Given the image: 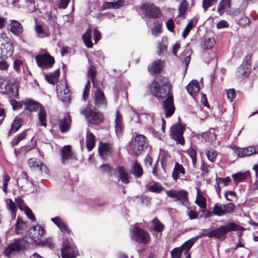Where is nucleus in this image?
Wrapping results in <instances>:
<instances>
[{
  "mask_svg": "<svg viewBox=\"0 0 258 258\" xmlns=\"http://www.w3.org/2000/svg\"><path fill=\"white\" fill-rule=\"evenodd\" d=\"M184 128L180 123L173 124L170 128V137L177 144L183 145L185 141L183 137Z\"/></svg>",
  "mask_w": 258,
  "mask_h": 258,
  "instance_id": "9d476101",
  "label": "nucleus"
},
{
  "mask_svg": "<svg viewBox=\"0 0 258 258\" xmlns=\"http://www.w3.org/2000/svg\"><path fill=\"white\" fill-rule=\"evenodd\" d=\"M243 230H244L243 227L231 222L226 225L220 226L218 228L211 229V238H214L218 239L219 241H223L226 238V235L228 232Z\"/></svg>",
  "mask_w": 258,
  "mask_h": 258,
  "instance_id": "7ed1b4c3",
  "label": "nucleus"
},
{
  "mask_svg": "<svg viewBox=\"0 0 258 258\" xmlns=\"http://www.w3.org/2000/svg\"><path fill=\"white\" fill-rule=\"evenodd\" d=\"M10 26L11 32L15 35H19L23 32V27L21 24L16 20H12Z\"/></svg>",
  "mask_w": 258,
  "mask_h": 258,
  "instance_id": "a878e982",
  "label": "nucleus"
},
{
  "mask_svg": "<svg viewBox=\"0 0 258 258\" xmlns=\"http://www.w3.org/2000/svg\"><path fill=\"white\" fill-rule=\"evenodd\" d=\"M145 118L146 120V123L149 125H151L154 122V114H145Z\"/></svg>",
  "mask_w": 258,
  "mask_h": 258,
  "instance_id": "e2e57ef3",
  "label": "nucleus"
},
{
  "mask_svg": "<svg viewBox=\"0 0 258 258\" xmlns=\"http://www.w3.org/2000/svg\"><path fill=\"white\" fill-rule=\"evenodd\" d=\"M131 173L133 174L136 178H140L143 175V168L137 161H136L132 166Z\"/></svg>",
  "mask_w": 258,
  "mask_h": 258,
  "instance_id": "2f4dec72",
  "label": "nucleus"
},
{
  "mask_svg": "<svg viewBox=\"0 0 258 258\" xmlns=\"http://www.w3.org/2000/svg\"><path fill=\"white\" fill-rule=\"evenodd\" d=\"M250 175V173L249 171H246L244 172H239L237 173L233 174L232 175L234 183H238L241 182L248 178Z\"/></svg>",
  "mask_w": 258,
  "mask_h": 258,
  "instance_id": "cd10ccee",
  "label": "nucleus"
},
{
  "mask_svg": "<svg viewBox=\"0 0 258 258\" xmlns=\"http://www.w3.org/2000/svg\"><path fill=\"white\" fill-rule=\"evenodd\" d=\"M23 103L25 106L24 109L30 112L36 111L40 105L34 100L29 98L23 100Z\"/></svg>",
  "mask_w": 258,
  "mask_h": 258,
  "instance_id": "4be33fe9",
  "label": "nucleus"
},
{
  "mask_svg": "<svg viewBox=\"0 0 258 258\" xmlns=\"http://www.w3.org/2000/svg\"><path fill=\"white\" fill-rule=\"evenodd\" d=\"M26 228V224L22 221V220L18 218L17 220V223L15 226L16 232L17 234L22 233V231L25 230Z\"/></svg>",
  "mask_w": 258,
  "mask_h": 258,
  "instance_id": "e433bc0d",
  "label": "nucleus"
},
{
  "mask_svg": "<svg viewBox=\"0 0 258 258\" xmlns=\"http://www.w3.org/2000/svg\"><path fill=\"white\" fill-rule=\"evenodd\" d=\"M197 196L198 197H200V199L197 198L196 200L195 203L202 209H205L207 206V204L206 202V199L202 196H200L199 190L197 189Z\"/></svg>",
  "mask_w": 258,
  "mask_h": 258,
  "instance_id": "a19ab883",
  "label": "nucleus"
},
{
  "mask_svg": "<svg viewBox=\"0 0 258 258\" xmlns=\"http://www.w3.org/2000/svg\"><path fill=\"white\" fill-rule=\"evenodd\" d=\"M23 62L21 60L16 59L14 61L13 68L17 72H19L20 70V67L22 66Z\"/></svg>",
  "mask_w": 258,
  "mask_h": 258,
  "instance_id": "774afa93",
  "label": "nucleus"
},
{
  "mask_svg": "<svg viewBox=\"0 0 258 258\" xmlns=\"http://www.w3.org/2000/svg\"><path fill=\"white\" fill-rule=\"evenodd\" d=\"M59 99L63 102H67L71 100L70 90L68 85L66 83L65 88L63 90L60 91L59 95H58Z\"/></svg>",
  "mask_w": 258,
  "mask_h": 258,
  "instance_id": "7c9ffc66",
  "label": "nucleus"
},
{
  "mask_svg": "<svg viewBox=\"0 0 258 258\" xmlns=\"http://www.w3.org/2000/svg\"><path fill=\"white\" fill-rule=\"evenodd\" d=\"M25 213H26L27 217L32 221H35L36 219L34 215L33 214L31 210L28 207L24 208Z\"/></svg>",
  "mask_w": 258,
  "mask_h": 258,
  "instance_id": "680f3d73",
  "label": "nucleus"
},
{
  "mask_svg": "<svg viewBox=\"0 0 258 258\" xmlns=\"http://www.w3.org/2000/svg\"><path fill=\"white\" fill-rule=\"evenodd\" d=\"M9 207L10 210L11 211L12 216L15 217L17 208L15 203L11 199L9 200Z\"/></svg>",
  "mask_w": 258,
  "mask_h": 258,
  "instance_id": "69168bd1",
  "label": "nucleus"
},
{
  "mask_svg": "<svg viewBox=\"0 0 258 258\" xmlns=\"http://www.w3.org/2000/svg\"><path fill=\"white\" fill-rule=\"evenodd\" d=\"M61 156V162L66 164L69 159L73 156V153L71 151V146H64L60 150Z\"/></svg>",
  "mask_w": 258,
  "mask_h": 258,
  "instance_id": "5701e85b",
  "label": "nucleus"
},
{
  "mask_svg": "<svg viewBox=\"0 0 258 258\" xmlns=\"http://www.w3.org/2000/svg\"><path fill=\"white\" fill-rule=\"evenodd\" d=\"M96 74V68L93 66H90L87 70V75L88 77L90 78L94 87H95V80Z\"/></svg>",
  "mask_w": 258,
  "mask_h": 258,
  "instance_id": "c9c22d12",
  "label": "nucleus"
},
{
  "mask_svg": "<svg viewBox=\"0 0 258 258\" xmlns=\"http://www.w3.org/2000/svg\"><path fill=\"white\" fill-rule=\"evenodd\" d=\"M94 104L96 107L99 108H106L107 101L104 93L98 88L95 93Z\"/></svg>",
  "mask_w": 258,
  "mask_h": 258,
  "instance_id": "4468645a",
  "label": "nucleus"
},
{
  "mask_svg": "<svg viewBox=\"0 0 258 258\" xmlns=\"http://www.w3.org/2000/svg\"><path fill=\"white\" fill-rule=\"evenodd\" d=\"M59 128L62 133L68 132L70 129L71 119L70 115L66 116L62 119H59Z\"/></svg>",
  "mask_w": 258,
  "mask_h": 258,
  "instance_id": "aec40b11",
  "label": "nucleus"
},
{
  "mask_svg": "<svg viewBox=\"0 0 258 258\" xmlns=\"http://www.w3.org/2000/svg\"><path fill=\"white\" fill-rule=\"evenodd\" d=\"M62 258H75L77 250L72 240L68 239L63 241L61 249Z\"/></svg>",
  "mask_w": 258,
  "mask_h": 258,
  "instance_id": "6e6552de",
  "label": "nucleus"
},
{
  "mask_svg": "<svg viewBox=\"0 0 258 258\" xmlns=\"http://www.w3.org/2000/svg\"><path fill=\"white\" fill-rule=\"evenodd\" d=\"M163 107L165 111V116L169 117L174 112L175 108L173 105V98L172 95H169L166 99L163 101Z\"/></svg>",
  "mask_w": 258,
  "mask_h": 258,
  "instance_id": "ddd939ff",
  "label": "nucleus"
},
{
  "mask_svg": "<svg viewBox=\"0 0 258 258\" xmlns=\"http://www.w3.org/2000/svg\"><path fill=\"white\" fill-rule=\"evenodd\" d=\"M44 234V229L41 225L34 226L30 229L29 236L34 241L38 240Z\"/></svg>",
  "mask_w": 258,
  "mask_h": 258,
  "instance_id": "dca6fc26",
  "label": "nucleus"
},
{
  "mask_svg": "<svg viewBox=\"0 0 258 258\" xmlns=\"http://www.w3.org/2000/svg\"><path fill=\"white\" fill-rule=\"evenodd\" d=\"M213 215L218 216H222L225 215V210H224V209H222L221 207L218 206V204H216L213 207Z\"/></svg>",
  "mask_w": 258,
  "mask_h": 258,
  "instance_id": "c03bdc74",
  "label": "nucleus"
},
{
  "mask_svg": "<svg viewBox=\"0 0 258 258\" xmlns=\"http://www.w3.org/2000/svg\"><path fill=\"white\" fill-rule=\"evenodd\" d=\"M148 143L147 138L142 135L139 134L132 138L126 146L128 152L133 156H138L147 148Z\"/></svg>",
  "mask_w": 258,
  "mask_h": 258,
  "instance_id": "f03ea898",
  "label": "nucleus"
},
{
  "mask_svg": "<svg viewBox=\"0 0 258 258\" xmlns=\"http://www.w3.org/2000/svg\"><path fill=\"white\" fill-rule=\"evenodd\" d=\"M149 90L154 97L163 99L169 95L171 87L167 78L160 75L153 80Z\"/></svg>",
  "mask_w": 258,
  "mask_h": 258,
  "instance_id": "f257e3e1",
  "label": "nucleus"
},
{
  "mask_svg": "<svg viewBox=\"0 0 258 258\" xmlns=\"http://www.w3.org/2000/svg\"><path fill=\"white\" fill-rule=\"evenodd\" d=\"M10 103L13 107V109L15 110L21 109L23 107V102H20L16 100H10Z\"/></svg>",
  "mask_w": 258,
  "mask_h": 258,
  "instance_id": "052dcab7",
  "label": "nucleus"
},
{
  "mask_svg": "<svg viewBox=\"0 0 258 258\" xmlns=\"http://www.w3.org/2000/svg\"><path fill=\"white\" fill-rule=\"evenodd\" d=\"M40 161L37 162L34 159H30L28 163L32 170H36L38 169Z\"/></svg>",
  "mask_w": 258,
  "mask_h": 258,
  "instance_id": "603ef678",
  "label": "nucleus"
},
{
  "mask_svg": "<svg viewBox=\"0 0 258 258\" xmlns=\"http://www.w3.org/2000/svg\"><path fill=\"white\" fill-rule=\"evenodd\" d=\"M224 210H225V214L230 213L233 212L235 209V205L234 204L230 203L225 204L223 206Z\"/></svg>",
  "mask_w": 258,
  "mask_h": 258,
  "instance_id": "bf43d9fd",
  "label": "nucleus"
},
{
  "mask_svg": "<svg viewBox=\"0 0 258 258\" xmlns=\"http://www.w3.org/2000/svg\"><path fill=\"white\" fill-rule=\"evenodd\" d=\"M182 251L181 248H175L171 251V258H181Z\"/></svg>",
  "mask_w": 258,
  "mask_h": 258,
  "instance_id": "09e8293b",
  "label": "nucleus"
},
{
  "mask_svg": "<svg viewBox=\"0 0 258 258\" xmlns=\"http://www.w3.org/2000/svg\"><path fill=\"white\" fill-rule=\"evenodd\" d=\"M26 242L23 239H18L8 245L4 250L5 254L8 257L16 252H19L25 248Z\"/></svg>",
  "mask_w": 258,
  "mask_h": 258,
  "instance_id": "1a4fd4ad",
  "label": "nucleus"
},
{
  "mask_svg": "<svg viewBox=\"0 0 258 258\" xmlns=\"http://www.w3.org/2000/svg\"><path fill=\"white\" fill-rule=\"evenodd\" d=\"M154 230L158 232H162L164 228V225L156 217L152 220Z\"/></svg>",
  "mask_w": 258,
  "mask_h": 258,
  "instance_id": "58836bf2",
  "label": "nucleus"
},
{
  "mask_svg": "<svg viewBox=\"0 0 258 258\" xmlns=\"http://www.w3.org/2000/svg\"><path fill=\"white\" fill-rule=\"evenodd\" d=\"M26 136V131H23L17 136H15L11 142L12 146H17L19 142L24 140Z\"/></svg>",
  "mask_w": 258,
  "mask_h": 258,
  "instance_id": "4c0bfd02",
  "label": "nucleus"
},
{
  "mask_svg": "<svg viewBox=\"0 0 258 258\" xmlns=\"http://www.w3.org/2000/svg\"><path fill=\"white\" fill-rule=\"evenodd\" d=\"M163 61L160 59L155 60L148 68L149 72L152 75L159 74L163 67Z\"/></svg>",
  "mask_w": 258,
  "mask_h": 258,
  "instance_id": "f3484780",
  "label": "nucleus"
},
{
  "mask_svg": "<svg viewBox=\"0 0 258 258\" xmlns=\"http://www.w3.org/2000/svg\"><path fill=\"white\" fill-rule=\"evenodd\" d=\"M14 51V48L12 43L6 42L0 46V59H5L11 56Z\"/></svg>",
  "mask_w": 258,
  "mask_h": 258,
  "instance_id": "2eb2a0df",
  "label": "nucleus"
},
{
  "mask_svg": "<svg viewBox=\"0 0 258 258\" xmlns=\"http://www.w3.org/2000/svg\"><path fill=\"white\" fill-rule=\"evenodd\" d=\"M234 151L239 157L250 156L256 153V150L253 147H248L245 148L235 147Z\"/></svg>",
  "mask_w": 258,
  "mask_h": 258,
  "instance_id": "a211bd4d",
  "label": "nucleus"
},
{
  "mask_svg": "<svg viewBox=\"0 0 258 258\" xmlns=\"http://www.w3.org/2000/svg\"><path fill=\"white\" fill-rule=\"evenodd\" d=\"M95 145V137L93 133L87 131L86 135V147L89 151H91Z\"/></svg>",
  "mask_w": 258,
  "mask_h": 258,
  "instance_id": "c85d7f7f",
  "label": "nucleus"
},
{
  "mask_svg": "<svg viewBox=\"0 0 258 258\" xmlns=\"http://www.w3.org/2000/svg\"><path fill=\"white\" fill-rule=\"evenodd\" d=\"M155 26L152 28V34L153 35H157L161 32V24L159 21H156L154 23Z\"/></svg>",
  "mask_w": 258,
  "mask_h": 258,
  "instance_id": "5fc2aeb1",
  "label": "nucleus"
},
{
  "mask_svg": "<svg viewBox=\"0 0 258 258\" xmlns=\"http://www.w3.org/2000/svg\"><path fill=\"white\" fill-rule=\"evenodd\" d=\"M51 220L59 228L62 232L68 234L70 233V230L60 218L58 217L52 218Z\"/></svg>",
  "mask_w": 258,
  "mask_h": 258,
  "instance_id": "b1692460",
  "label": "nucleus"
},
{
  "mask_svg": "<svg viewBox=\"0 0 258 258\" xmlns=\"http://www.w3.org/2000/svg\"><path fill=\"white\" fill-rule=\"evenodd\" d=\"M250 71V68L246 67L244 64H241V66L237 68L236 74V76L240 78L247 77L249 75Z\"/></svg>",
  "mask_w": 258,
  "mask_h": 258,
  "instance_id": "473e14b6",
  "label": "nucleus"
},
{
  "mask_svg": "<svg viewBox=\"0 0 258 258\" xmlns=\"http://www.w3.org/2000/svg\"><path fill=\"white\" fill-rule=\"evenodd\" d=\"M226 7H227V3H226V1L225 0H221L218 5V8L217 10L218 13L220 15L223 14L224 12V10Z\"/></svg>",
  "mask_w": 258,
  "mask_h": 258,
  "instance_id": "4d7b16f0",
  "label": "nucleus"
},
{
  "mask_svg": "<svg viewBox=\"0 0 258 258\" xmlns=\"http://www.w3.org/2000/svg\"><path fill=\"white\" fill-rule=\"evenodd\" d=\"M98 152L102 158H106L107 157L112 155L111 148L108 143L100 142L98 147Z\"/></svg>",
  "mask_w": 258,
  "mask_h": 258,
  "instance_id": "6ab92c4d",
  "label": "nucleus"
},
{
  "mask_svg": "<svg viewBox=\"0 0 258 258\" xmlns=\"http://www.w3.org/2000/svg\"><path fill=\"white\" fill-rule=\"evenodd\" d=\"M137 199H138V203L142 205L148 206L151 202L150 199L145 196H136L133 198V201H136Z\"/></svg>",
  "mask_w": 258,
  "mask_h": 258,
  "instance_id": "79ce46f5",
  "label": "nucleus"
},
{
  "mask_svg": "<svg viewBox=\"0 0 258 258\" xmlns=\"http://www.w3.org/2000/svg\"><path fill=\"white\" fill-rule=\"evenodd\" d=\"M196 242V240L194 237H192L191 239L185 242L179 248H181L182 251H183V249H185V251L184 252V254L185 255L188 254H189L188 252L190 248L192 247V246L194 244V243Z\"/></svg>",
  "mask_w": 258,
  "mask_h": 258,
  "instance_id": "72a5a7b5",
  "label": "nucleus"
},
{
  "mask_svg": "<svg viewBox=\"0 0 258 258\" xmlns=\"http://www.w3.org/2000/svg\"><path fill=\"white\" fill-rule=\"evenodd\" d=\"M35 58L38 66L42 69L51 68L55 62L54 57L48 53L37 55Z\"/></svg>",
  "mask_w": 258,
  "mask_h": 258,
  "instance_id": "9b49d317",
  "label": "nucleus"
},
{
  "mask_svg": "<svg viewBox=\"0 0 258 258\" xmlns=\"http://www.w3.org/2000/svg\"><path fill=\"white\" fill-rule=\"evenodd\" d=\"M216 181L218 185H219L220 183H222L224 186H227L231 181V178L229 177H226L225 178L217 177L216 178Z\"/></svg>",
  "mask_w": 258,
  "mask_h": 258,
  "instance_id": "6e6d98bb",
  "label": "nucleus"
},
{
  "mask_svg": "<svg viewBox=\"0 0 258 258\" xmlns=\"http://www.w3.org/2000/svg\"><path fill=\"white\" fill-rule=\"evenodd\" d=\"M131 238L139 244H148L150 241L149 233L139 227H134L132 230Z\"/></svg>",
  "mask_w": 258,
  "mask_h": 258,
  "instance_id": "39448f33",
  "label": "nucleus"
},
{
  "mask_svg": "<svg viewBox=\"0 0 258 258\" xmlns=\"http://www.w3.org/2000/svg\"><path fill=\"white\" fill-rule=\"evenodd\" d=\"M93 37L95 44L97 43L101 38V33L97 28L93 31Z\"/></svg>",
  "mask_w": 258,
  "mask_h": 258,
  "instance_id": "0e129e2a",
  "label": "nucleus"
},
{
  "mask_svg": "<svg viewBox=\"0 0 258 258\" xmlns=\"http://www.w3.org/2000/svg\"><path fill=\"white\" fill-rule=\"evenodd\" d=\"M205 154L207 155L208 159L212 162L215 161L217 156V152L214 151H211L207 150L205 151Z\"/></svg>",
  "mask_w": 258,
  "mask_h": 258,
  "instance_id": "8fccbe9b",
  "label": "nucleus"
},
{
  "mask_svg": "<svg viewBox=\"0 0 258 258\" xmlns=\"http://www.w3.org/2000/svg\"><path fill=\"white\" fill-rule=\"evenodd\" d=\"M185 170L183 166L178 163H176L174 169L172 172V177L173 179L176 181L178 178L180 174H184Z\"/></svg>",
  "mask_w": 258,
  "mask_h": 258,
  "instance_id": "393cba45",
  "label": "nucleus"
},
{
  "mask_svg": "<svg viewBox=\"0 0 258 258\" xmlns=\"http://www.w3.org/2000/svg\"><path fill=\"white\" fill-rule=\"evenodd\" d=\"M115 133L117 137H119L122 135L124 126L122 123V117L121 114L119 113V111L116 112V117H115Z\"/></svg>",
  "mask_w": 258,
  "mask_h": 258,
  "instance_id": "412c9836",
  "label": "nucleus"
},
{
  "mask_svg": "<svg viewBox=\"0 0 258 258\" xmlns=\"http://www.w3.org/2000/svg\"><path fill=\"white\" fill-rule=\"evenodd\" d=\"M192 27V22L189 21L182 32V36L183 38H185L186 37Z\"/></svg>",
  "mask_w": 258,
  "mask_h": 258,
  "instance_id": "13d9d810",
  "label": "nucleus"
},
{
  "mask_svg": "<svg viewBox=\"0 0 258 258\" xmlns=\"http://www.w3.org/2000/svg\"><path fill=\"white\" fill-rule=\"evenodd\" d=\"M163 189L162 185L158 182H154L153 185H150L148 188L149 191L156 193L160 192Z\"/></svg>",
  "mask_w": 258,
  "mask_h": 258,
  "instance_id": "ea45409f",
  "label": "nucleus"
},
{
  "mask_svg": "<svg viewBox=\"0 0 258 258\" xmlns=\"http://www.w3.org/2000/svg\"><path fill=\"white\" fill-rule=\"evenodd\" d=\"M187 7L188 4L184 0H183L180 3V5L178 7L179 14L178 15V17H179L181 15L185 14L187 11Z\"/></svg>",
  "mask_w": 258,
  "mask_h": 258,
  "instance_id": "49530a36",
  "label": "nucleus"
},
{
  "mask_svg": "<svg viewBox=\"0 0 258 258\" xmlns=\"http://www.w3.org/2000/svg\"><path fill=\"white\" fill-rule=\"evenodd\" d=\"M215 44V40L214 38H208L204 41L203 44V47L206 49H210L214 46Z\"/></svg>",
  "mask_w": 258,
  "mask_h": 258,
  "instance_id": "a18cd8bd",
  "label": "nucleus"
},
{
  "mask_svg": "<svg viewBox=\"0 0 258 258\" xmlns=\"http://www.w3.org/2000/svg\"><path fill=\"white\" fill-rule=\"evenodd\" d=\"M33 137L31 139L30 143H28L26 146L22 147V150H24L26 152H28L30 150L34 149L36 147V141L33 142Z\"/></svg>",
  "mask_w": 258,
  "mask_h": 258,
  "instance_id": "864d4df0",
  "label": "nucleus"
},
{
  "mask_svg": "<svg viewBox=\"0 0 258 258\" xmlns=\"http://www.w3.org/2000/svg\"><path fill=\"white\" fill-rule=\"evenodd\" d=\"M23 123V119L19 117H15L13 121L11 128L8 133V136H10L11 134L15 133L19 130V129L22 126Z\"/></svg>",
  "mask_w": 258,
  "mask_h": 258,
  "instance_id": "bb28decb",
  "label": "nucleus"
},
{
  "mask_svg": "<svg viewBox=\"0 0 258 258\" xmlns=\"http://www.w3.org/2000/svg\"><path fill=\"white\" fill-rule=\"evenodd\" d=\"M91 83L90 80H88L83 93V97L84 101H86L88 97Z\"/></svg>",
  "mask_w": 258,
  "mask_h": 258,
  "instance_id": "3c124183",
  "label": "nucleus"
},
{
  "mask_svg": "<svg viewBox=\"0 0 258 258\" xmlns=\"http://www.w3.org/2000/svg\"><path fill=\"white\" fill-rule=\"evenodd\" d=\"M46 116L45 110L43 107H41L38 114L39 120L40 124L44 127H46L47 125Z\"/></svg>",
  "mask_w": 258,
  "mask_h": 258,
  "instance_id": "f704fd0d",
  "label": "nucleus"
},
{
  "mask_svg": "<svg viewBox=\"0 0 258 258\" xmlns=\"http://www.w3.org/2000/svg\"><path fill=\"white\" fill-rule=\"evenodd\" d=\"M186 88L187 92L191 96H193L195 93L199 92L200 89L199 82L197 80L191 81Z\"/></svg>",
  "mask_w": 258,
  "mask_h": 258,
  "instance_id": "c756f323",
  "label": "nucleus"
},
{
  "mask_svg": "<svg viewBox=\"0 0 258 258\" xmlns=\"http://www.w3.org/2000/svg\"><path fill=\"white\" fill-rule=\"evenodd\" d=\"M114 175L118 180H121L124 184L130 182V175L123 166H117L114 171Z\"/></svg>",
  "mask_w": 258,
  "mask_h": 258,
  "instance_id": "f8f14e48",
  "label": "nucleus"
},
{
  "mask_svg": "<svg viewBox=\"0 0 258 258\" xmlns=\"http://www.w3.org/2000/svg\"><path fill=\"white\" fill-rule=\"evenodd\" d=\"M166 194L170 198H175L184 206L188 207L189 205V202L188 199V193L184 189L166 190Z\"/></svg>",
  "mask_w": 258,
  "mask_h": 258,
  "instance_id": "0eeeda50",
  "label": "nucleus"
},
{
  "mask_svg": "<svg viewBox=\"0 0 258 258\" xmlns=\"http://www.w3.org/2000/svg\"><path fill=\"white\" fill-rule=\"evenodd\" d=\"M211 230L209 229H203L201 230V231L199 233V234L194 238L197 241L199 238L208 236L209 238H211Z\"/></svg>",
  "mask_w": 258,
  "mask_h": 258,
  "instance_id": "37998d69",
  "label": "nucleus"
},
{
  "mask_svg": "<svg viewBox=\"0 0 258 258\" xmlns=\"http://www.w3.org/2000/svg\"><path fill=\"white\" fill-rule=\"evenodd\" d=\"M167 45L165 43H161L158 46V53L159 55H161L162 53L166 52L167 50Z\"/></svg>",
  "mask_w": 258,
  "mask_h": 258,
  "instance_id": "338daca9",
  "label": "nucleus"
},
{
  "mask_svg": "<svg viewBox=\"0 0 258 258\" xmlns=\"http://www.w3.org/2000/svg\"><path fill=\"white\" fill-rule=\"evenodd\" d=\"M141 10L147 18L155 19L162 16V13L159 8L153 3L146 2L143 4Z\"/></svg>",
  "mask_w": 258,
  "mask_h": 258,
  "instance_id": "423d86ee",
  "label": "nucleus"
},
{
  "mask_svg": "<svg viewBox=\"0 0 258 258\" xmlns=\"http://www.w3.org/2000/svg\"><path fill=\"white\" fill-rule=\"evenodd\" d=\"M217 2V0H203L202 7L204 9L205 12H206L208 9L216 4Z\"/></svg>",
  "mask_w": 258,
  "mask_h": 258,
  "instance_id": "de8ad7c7",
  "label": "nucleus"
},
{
  "mask_svg": "<svg viewBox=\"0 0 258 258\" xmlns=\"http://www.w3.org/2000/svg\"><path fill=\"white\" fill-rule=\"evenodd\" d=\"M87 119L88 122L93 124H99L104 120L103 114L96 109H92L88 105L81 112Z\"/></svg>",
  "mask_w": 258,
  "mask_h": 258,
  "instance_id": "20e7f679",
  "label": "nucleus"
}]
</instances>
